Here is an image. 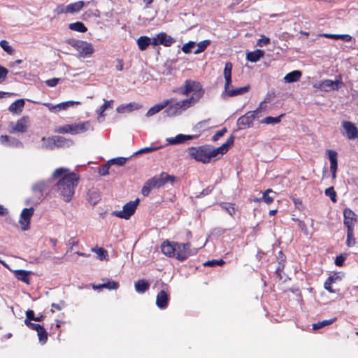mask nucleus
Masks as SVG:
<instances>
[{"label":"nucleus","instance_id":"obj_23","mask_svg":"<svg viewBox=\"0 0 358 358\" xmlns=\"http://www.w3.org/2000/svg\"><path fill=\"white\" fill-rule=\"evenodd\" d=\"M197 136L194 135L178 134L173 138H167L166 141L169 145H177L183 143L185 141L187 140L194 139Z\"/></svg>","mask_w":358,"mask_h":358},{"label":"nucleus","instance_id":"obj_64","mask_svg":"<svg viewBox=\"0 0 358 358\" xmlns=\"http://www.w3.org/2000/svg\"><path fill=\"white\" fill-rule=\"evenodd\" d=\"M270 39L264 36H262V38L258 41L257 45L259 46H263L269 43Z\"/></svg>","mask_w":358,"mask_h":358},{"label":"nucleus","instance_id":"obj_48","mask_svg":"<svg viewBox=\"0 0 358 358\" xmlns=\"http://www.w3.org/2000/svg\"><path fill=\"white\" fill-rule=\"evenodd\" d=\"M353 229L348 230L346 245L348 247H352L355 245V239L353 238Z\"/></svg>","mask_w":358,"mask_h":358},{"label":"nucleus","instance_id":"obj_59","mask_svg":"<svg viewBox=\"0 0 358 358\" xmlns=\"http://www.w3.org/2000/svg\"><path fill=\"white\" fill-rule=\"evenodd\" d=\"M347 257L346 254L341 255L336 257L335 264L338 266H342L343 265L344 261L345 260Z\"/></svg>","mask_w":358,"mask_h":358},{"label":"nucleus","instance_id":"obj_20","mask_svg":"<svg viewBox=\"0 0 358 358\" xmlns=\"http://www.w3.org/2000/svg\"><path fill=\"white\" fill-rule=\"evenodd\" d=\"M0 143L1 144L9 147L13 148H22L23 143L15 138V137H10L7 135H1L0 136Z\"/></svg>","mask_w":358,"mask_h":358},{"label":"nucleus","instance_id":"obj_42","mask_svg":"<svg viewBox=\"0 0 358 358\" xmlns=\"http://www.w3.org/2000/svg\"><path fill=\"white\" fill-rule=\"evenodd\" d=\"M57 131L60 134H71L72 135H75L74 124H65L62 127H60L57 129Z\"/></svg>","mask_w":358,"mask_h":358},{"label":"nucleus","instance_id":"obj_11","mask_svg":"<svg viewBox=\"0 0 358 358\" xmlns=\"http://www.w3.org/2000/svg\"><path fill=\"white\" fill-rule=\"evenodd\" d=\"M29 119L27 116H24L19 119L16 123L10 122L9 129L10 133L20 132L24 133L29 127Z\"/></svg>","mask_w":358,"mask_h":358},{"label":"nucleus","instance_id":"obj_55","mask_svg":"<svg viewBox=\"0 0 358 358\" xmlns=\"http://www.w3.org/2000/svg\"><path fill=\"white\" fill-rule=\"evenodd\" d=\"M24 322L27 327L36 331H38L41 327H43V326H41V324L32 323L31 322L28 321V320H24Z\"/></svg>","mask_w":358,"mask_h":358},{"label":"nucleus","instance_id":"obj_6","mask_svg":"<svg viewBox=\"0 0 358 358\" xmlns=\"http://www.w3.org/2000/svg\"><path fill=\"white\" fill-rule=\"evenodd\" d=\"M165 101H171L166 106L167 108L164 112L166 116L168 117L179 115L182 113V111H185L189 108L194 106V104L191 103V99H183L179 101H176L174 98H171L166 99Z\"/></svg>","mask_w":358,"mask_h":358},{"label":"nucleus","instance_id":"obj_24","mask_svg":"<svg viewBox=\"0 0 358 358\" xmlns=\"http://www.w3.org/2000/svg\"><path fill=\"white\" fill-rule=\"evenodd\" d=\"M93 127L90 121L80 122L74 123L75 135L83 134L87 131H92Z\"/></svg>","mask_w":358,"mask_h":358},{"label":"nucleus","instance_id":"obj_16","mask_svg":"<svg viewBox=\"0 0 358 358\" xmlns=\"http://www.w3.org/2000/svg\"><path fill=\"white\" fill-rule=\"evenodd\" d=\"M175 40L166 33L162 32L158 34L155 38H152V44L153 45H158L159 44L164 45V46H171Z\"/></svg>","mask_w":358,"mask_h":358},{"label":"nucleus","instance_id":"obj_21","mask_svg":"<svg viewBox=\"0 0 358 358\" xmlns=\"http://www.w3.org/2000/svg\"><path fill=\"white\" fill-rule=\"evenodd\" d=\"M343 127L349 139H355L358 136V130L353 123L349 121H343Z\"/></svg>","mask_w":358,"mask_h":358},{"label":"nucleus","instance_id":"obj_46","mask_svg":"<svg viewBox=\"0 0 358 358\" xmlns=\"http://www.w3.org/2000/svg\"><path fill=\"white\" fill-rule=\"evenodd\" d=\"M222 209L225 210L231 216L236 213V209L233 204L230 203H224L221 204Z\"/></svg>","mask_w":358,"mask_h":358},{"label":"nucleus","instance_id":"obj_50","mask_svg":"<svg viewBox=\"0 0 358 358\" xmlns=\"http://www.w3.org/2000/svg\"><path fill=\"white\" fill-rule=\"evenodd\" d=\"M195 46H196L195 42L189 41L183 45V46L182 47V50L185 53H190L192 52H193V50H194L193 48H194Z\"/></svg>","mask_w":358,"mask_h":358},{"label":"nucleus","instance_id":"obj_33","mask_svg":"<svg viewBox=\"0 0 358 358\" xmlns=\"http://www.w3.org/2000/svg\"><path fill=\"white\" fill-rule=\"evenodd\" d=\"M264 55V52L262 50H256L253 52H250L246 55V59L251 62H256Z\"/></svg>","mask_w":358,"mask_h":358},{"label":"nucleus","instance_id":"obj_52","mask_svg":"<svg viewBox=\"0 0 358 358\" xmlns=\"http://www.w3.org/2000/svg\"><path fill=\"white\" fill-rule=\"evenodd\" d=\"M324 194L326 196H329L333 202L336 201V194L333 187L326 189Z\"/></svg>","mask_w":358,"mask_h":358},{"label":"nucleus","instance_id":"obj_61","mask_svg":"<svg viewBox=\"0 0 358 358\" xmlns=\"http://www.w3.org/2000/svg\"><path fill=\"white\" fill-rule=\"evenodd\" d=\"M227 132V129L223 128L220 131H217L212 137L213 141H217L220 137H222Z\"/></svg>","mask_w":358,"mask_h":358},{"label":"nucleus","instance_id":"obj_28","mask_svg":"<svg viewBox=\"0 0 358 358\" xmlns=\"http://www.w3.org/2000/svg\"><path fill=\"white\" fill-rule=\"evenodd\" d=\"M25 102L23 99H17L12 103L8 107L10 112L15 114H20L22 111Z\"/></svg>","mask_w":358,"mask_h":358},{"label":"nucleus","instance_id":"obj_54","mask_svg":"<svg viewBox=\"0 0 358 358\" xmlns=\"http://www.w3.org/2000/svg\"><path fill=\"white\" fill-rule=\"evenodd\" d=\"M152 189H154V187H151L150 184V180H148L145 185H143V187H142V189H141V193L144 195V196H148L150 192V190Z\"/></svg>","mask_w":358,"mask_h":358},{"label":"nucleus","instance_id":"obj_44","mask_svg":"<svg viewBox=\"0 0 358 358\" xmlns=\"http://www.w3.org/2000/svg\"><path fill=\"white\" fill-rule=\"evenodd\" d=\"M270 193L275 194V193L272 189H268L263 193V195H262V199H264V202H265L267 204L271 203L274 200V197L269 195Z\"/></svg>","mask_w":358,"mask_h":358},{"label":"nucleus","instance_id":"obj_58","mask_svg":"<svg viewBox=\"0 0 358 358\" xmlns=\"http://www.w3.org/2000/svg\"><path fill=\"white\" fill-rule=\"evenodd\" d=\"M224 264V262L222 259L220 260H210L206 262L203 265L206 266H214L216 265H223Z\"/></svg>","mask_w":358,"mask_h":358},{"label":"nucleus","instance_id":"obj_47","mask_svg":"<svg viewBox=\"0 0 358 358\" xmlns=\"http://www.w3.org/2000/svg\"><path fill=\"white\" fill-rule=\"evenodd\" d=\"M127 159L125 157H120L117 158H113L110 159L109 164L112 165H118V166H123L125 164Z\"/></svg>","mask_w":358,"mask_h":358},{"label":"nucleus","instance_id":"obj_57","mask_svg":"<svg viewBox=\"0 0 358 358\" xmlns=\"http://www.w3.org/2000/svg\"><path fill=\"white\" fill-rule=\"evenodd\" d=\"M110 164H109V162H108L106 164H104L103 166H102L101 167H100L99 170V173L101 175V176H107L108 175L109 172V169L110 167Z\"/></svg>","mask_w":358,"mask_h":358},{"label":"nucleus","instance_id":"obj_19","mask_svg":"<svg viewBox=\"0 0 358 358\" xmlns=\"http://www.w3.org/2000/svg\"><path fill=\"white\" fill-rule=\"evenodd\" d=\"M344 224L348 230L353 229L354 222L356 221V214L350 208H345L343 211Z\"/></svg>","mask_w":358,"mask_h":358},{"label":"nucleus","instance_id":"obj_4","mask_svg":"<svg viewBox=\"0 0 358 358\" xmlns=\"http://www.w3.org/2000/svg\"><path fill=\"white\" fill-rule=\"evenodd\" d=\"M174 92L184 96L192 92V95L187 99H191V103L194 105L199 102L204 94L201 85L199 82L192 80H186L184 84L175 90Z\"/></svg>","mask_w":358,"mask_h":358},{"label":"nucleus","instance_id":"obj_3","mask_svg":"<svg viewBox=\"0 0 358 358\" xmlns=\"http://www.w3.org/2000/svg\"><path fill=\"white\" fill-rule=\"evenodd\" d=\"M233 65L231 62H228L225 64L224 69L223 71V76L225 80L224 90L222 92V96L233 97L238 95L243 94L249 91L250 86L249 85L242 87L232 89L231 85V71Z\"/></svg>","mask_w":358,"mask_h":358},{"label":"nucleus","instance_id":"obj_39","mask_svg":"<svg viewBox=\"0 0 358 358\" xmlns=\"http://www.w3.org/2000/svg\"><path fill=\"white\" fill-rule=\"evenodd\" d=\"M285 115V114H281L278 117H266L264 119H263L261 121V123L262 124H278L281 121V118Z\"/></svg>","mask_w":358,"mask_h":358},{"label":"nucleus","instance_id":"obj_49","mask_svg":"<svg viewBox=\"0 0 358 358\" xmlns=\"http://www.w3.org/2000/svg\"><path fill=\"white\" fill-rule=\"evenodd\" d=\"M334 280L335 278L334 276H330L327 279L324 284V289L331 293L335 292V291L331 287V284L334 282Z\"/></svg>","mask_w":358,"mask_h":358},{"label":"nucleus","instance_id":"obj_45","mask_svg":"<svg viewBox=\"0 0 358 358\" xmlns=\"http://www.w3.org/2000/svg\"><path fill=\"white\" fill-rule=\"evenodd\" d=\"M113 103V100L106 101L104 103L102 106H101V107L97 110L99 115L103 117L104 111L108 108H112Z\"/></svg>","mask_w":358,"mask_h":358},{"label":"nucleus","instance_id":"obj_38","mask_svg":"<svg viewBox=\"0 0 358 358\" xmlns=\"http://www.w3.org/2000/svg\"><path fill=\"white\" fill-rule=\"evenodd\" d=\"M96 288H106L108 289H117L119 287V283L113 280H108L106 282L100 284L96 287Z\"/></svg>","mask_w":358,"mask_h":358},{"label":"nucleus","instance_id":"obj_62","mask_svg":"<svg viewBox=\"0 0 358 358\" xmlns=\"http://www.w3.org/2000/svg\"><path fill=\"white\" fill-rule=\"evenodd\" d=\"M26 315V319L28 320V321L31 322V320L35 321L36 317L34 310H28L25 313Z\"/></svg>","mask_w":358,"mask_h":358},{"label":"nucleus","instance_id":"obj_13","mask_svg":"<svg viewBox=\"0 0 358 358\" xmlns=\"http://www.w3.org/2000/svg\"><path fill=\"white\" fill-rule=\"evenodd\" d=\"M342 85L343 82L341 80L333 81L331 80L327 79L322 81L318 86L315 87L320 89L321 90L329 92L331 90H338L341 87Z\"/></svg>","mask_w":358,"mask_h":358},{"label":"nucleus","instance_id":"obj_40","mask_svg":"<svg viewBox=\"0 0 358 358\" xmlns=\"http://www.w3.org/2000/svg\"><path fill=\"white\" fill-rule=\"evenodd\" d=\"M210 41L209 40H204L202 41H200L196 45L197 46V48L193 50L194 54H199L202 52H203L206 48L210 45Z\"/></svg>","mask_w":358,"mask_h":358},{"label":"nucleus","instance_id":"obj_37","mask_svg":"<svg viewBox=\"0 0 358 358\" xmlns=\"http://www.w3.org/2000/svg\"><path fill=\"white\" fill-rule=\"evenodd\" d=\"M336 320V317H334L330 320H325L320 321V322L313 324V330H318L321 328L324 327L325 326L332 324Z\"/></svg>","mask_w":358,"mask_h":358},{"label":"nucleus","instance_id":"obj_26","mask_svg":"<svg viewBox=\"0 0 358 358\" xmlns=\"http://www.w3.org/2000/svg\"><path fill=\"white\" fill-rule=\"evenodd\" d=\"M176 243H170L169 241L164 242L162 245V252L168 257H174V253L176 252Z\"/></svg>","mask_w":358,"mask_h":358},{"label":"nucleus","instance_id":"obj_5","mask_svg":"<svg viewBox=\"0 0 358 358\" xmlns=\"http://www.w3.org/2000/svg\"><path fill=\"white\" fill-rule=\"evenodd\" d=\"M50 183V180H40L33 184L31 187L33 196L27 199L25 203L27 205L30 203L34 205L39 204L45 199L44 192L49 187Z\"/></svg>","mask_w":358,"mask_h":358},{"label":"nucleus","instance_id":"obj_12","mask_svg":"<svg viewBox=\"0 0 358 358\" xmlns=\"http://www.w3.org/2000/svg\"><path fill=\"white\" fill-rule=\"evenodd\" d=\"M76 50L78 52V56L83 58L91 57L94 52L92 43L80 40Z\"/></svg>","mask_w":358,"mask_h":358},{"label":"nucleus","instance_id":"obj_30","mask_svg":"<svg viewBox=\"0 0 358 358\" xmlns=\"http://www.w3.org/2000/svg\"><path fill=\"white\" fill-rule=\"evenodd\" d=\"M301 71L299 70H295L292 72L288 73L285 77H284V81L287 83H294L298 81L300 78L301 77Z\"/></svg>","mask_w":358,"mask_h":358},{"label":"nucleus","instance_id":"obj_14","mask_svg":"<svg viewBox=\"0 0 358 358\" xmlns=\"http://www.w3.org/2000/svg\"><path fill=\"white\" fill-rule=\"evenodd\" d=\"M34 209L31 207L29 208H24L20 214V224L22 226V229L26 231L29 229L31 218L34 214Z\"/></svg>","mask_w":358,"mask_h":358},{"label":"nucleus","instance_id":"obj_56","mask_svg":"<svg viewBox=\"0 0 358 358\" xmlns=\"http://www.w3.org/2000/svg\"><path fill=\"white\" fill-rule=\"evenodd\" d=\"M159 148H160V147H145V148H141L138 151H137L136 152V155L151 152L153 151H156V150H159Z\"/></svg>","mask_w":358,"mask_h":358},{"label":"nucleus","instance_id":"obj_18","mask_svg":"<svg viewBox=\"0 0 358 358\" xmlns=\"http://www.w3.org/2000/svg\"><path fill=\"white\" fill-rule=\"evenodd\" d=\"M327 155L329 157L330 160V171L332 174V178H336V171L338 167V161H337V152L333 150H327Z\"/></svg>","mask_w":358,"mask_h":358},{"label":"nucleus","instance_id":"obj_25","mask_svg":"<svg viewBox=\"0 0 358 358\" xmlns=\"http://www.w3.org/2000/svg\"><path fill=\"white\" fill-rule=\"evenodd\" d=\"M12 272L14 273L15 277L27 285L29 284V275L31 273V271H25L22 269L13 270Z\"/></svg>","mask_w":358,"mask_h":358},{"label":"nucleus","instance_id":"obj_29","mask_svg":"<svg viewBox=\"0 0 358 358\" xmlns=\"http://www.w3.org/2000/svg\"><path fill=\"white\" fill-rule=\"evenodd\" d=\"M134 287L138 293L143 294L149 289L150 282L145 279H141L135 282Z\"/></svg>","mask_w":358,"mask_h":358},{"label":"nucleus","instance_id":"obj_36","mask_svg":"<svg viewBox=\"0 0 358 358\" xmlns=\"http://www.w3.org/2000/svg\"><path fill=\"white\" fill-rule=\"evenodd\" d=\"M69 28L75 31L84 33L86 32L87 29L85 24L81 22H76L69 24Z\"/></svg>","mask_w":358,"mask_h":358},{"label":"nucleus","instance_id":"obj_2","mask_svg":"<svg viewBox=\"0 0 358 358\" xmlns=\"http://www.w3.org/2000/svg\"><path fill=\"white\" fill-rule=\"evenodd\" d=\"M234 142V137L231 136L227 142L219 148H213L208 145L199 146L198 148L192 147L189 148V154L198 162H201L204 164L208 163L213 157L226 153L229 148L233 145Z\"/></svg>","mask_w":358,"mask_h":358},{"label":"nucleus","instance_id":"obj_60","mask_svg":"<svg viewBox=\"0 0 358 358\" xmlns=\"http://www.w3.org/2000/svg\"><path fill=\"white\" fill-rule=\"evenodd\" d=\"M8 73V69L0 65V83L6 80Z\"/></svg>","mask_w":358,"mask_h":358},{"label":"nucleus","instance_id":"obj_51","mask_svg":"<svg viewBox=\"0 0 358 358\" xmlns=\"http://www.w3.org/2000/svg\"><path fill=\"white\" fill-rule=\"evenodd\" d=\"M0 46L8 54L12 55L13 53V49L8 45V42L6 40L0 41Z\"/></svg>","mask_w":358,"mask_h":358},{"label":"nucleus","instance_id":"obj_10","mask_svg":"<svg viewBox=\"0 0 358 358\" xmlns=\"http://www.w3.org/2000/svg\"><path fill=\"white\" fill-rule=\"evenodd\" d=\"M42 148L47 150H53L55 148L64 146L66 143L65 138L60 136H54L52 137L42 138Z\"/></svg>","mask_w":358,"mask_h":358},{"label":"nucleus","instance_id":"obj_8","mask_svg":"<svg viewBox=\"0 0 358 358\" xmlns=\"http://www.w3.org/2000/svg\"><path fill=\"white\" fill-rule=\"evenodd\" d=\"M139 201V199L131 201L124 205L122 210L113 212V215L120 218L128 220L135 213Z\"/></svg>","mask_w":358,"mask_h":358},{"label":"nucleus","instance_id":"obj_43","mask_svg":"<svg viewBox=\"0 0 358 358\" xmlns=\"http://www.w3.org/2000/svg\"><path fill=\"white\" fill-rule=\"evenodd\" d=\"M37 335L38 336L39 342L43 345L47 342L48 340V333L44 327H41L38 331Z\"/></svg>","mask_w":358,"mask_h":358},{"label":"nucleus","instance_id":"obj_32","mask_svg":"<svg viewBox=\"0 0 358 358\" xmlns=\"http://www.w3.org/2000/svg\"><path fill=\"white\" fill-rule=\"evenodd\" d=\"M85 5V2L83 1H78L73 3L69 4L66 6V9L64 10L69 13H74L80 11Z\"/></svg>","mask_w":358,"mask_h":358},{"label":"nucleus","instance_id":"obj_7","mask_svg":"<svg viewBox=\"0 0 358 358\" xmlns=\"http://www.w3.org/2000/svg\"><path fill=\"white\" fill-rule=\"evenodd\" d=\"M148 180L151 187L160 188L169 182L173 184L177 180V178L176 176L169 175L166 172H162L160 174L155 175Z\"/></svg>","mask_w":358,"mask_h":358},{"label":"nucleus","instance_id":"obj_17","mask_svg":"<svg viewBox=\"0 0 358 358\" xmlns=\"http://www.w3.org/2000/svg\"><path fill=\"white\" fill-rule=\"evenodd\" d=\"M256 117L254 113L248 112L238 119L237 125L240 129L250 127L252 126L253 122L256 120Z\"/></svg>","mask_w":358,"mask_h":358},{"label":"nucleus","instance_id":"obj_27","mask_svg":"<svg viewBox=\"0 0 358 358\" xmlns=\"http://www.w3.org/2000/svg\"><path fill=\"white\" fill-rule=\"evenodd\" d=\"M171 101H163L161 103L155 105L154 106L151 107L147 112L146 116L147 117H151L156 113H159L164 108H165L169 103H171Z\"/></svg>","mask_w":358,"mask_h":358},{"label":"nucleus","instance_id":"obj_34","mask_svg":"<svg viewBox=\"0 0 358 358\" xmlns=\"http://www.w3.org/2000/svg\"><path fill=\"white\" fill-rule=\"evenodd\" d=\"M322 36L327 38H331L334 40H342L345 42H349L352 40V36L349 34H324Z\"/></svg>","mask_w":358,"mask_h":358},{"label":"nucleus","instance_id":"obj_31","mask_svg":"<svg viewBox=\"0 0 358 358\" xmlns=\"http://www.w3.org/2000/svg\"><path fill=\"white\" fill-rule=\"evenodd\" d=\"M140 108V105L136 103H129L128 104H122L118 106L116 109L117 112L119 113H124L126 112H131L134 110L138 109Z\"/></svg>","mask_w":358,"mask_h":358},{"label":"nucleus","instance_id":"obj_35","mask_svg":"<svg viewBox=\"0 0 358 358\" xmlns=\"http://www.w3.org/2000/svg\"><path fill=\"white\" fill-rule=\"evenodd\" d=\"M152 43L151 39L145 36H140L137 40V44L141 50H145Z\"/></svg>","mask_w":358,"mask_h":358},{"label":"nucleus","instance_id":"obj_41","mask_svg":"<svg viewBox=\"0 0 358 358\" xmlns=\"http://www.w3.org/2000/svg\"><path fill=\"white\" fill-rule=\"evenodd\" d=\"M92 251L95 252L97 255V258L102 261L103 259H107L108 257V252L103 249V248H92Z\"/></svg>","mask_w":358,"mask_h":358},{"label":"nucleus","instance_id":"obj_53","mask_svg":"<svg viewBox=\"0 0 358 358\" xmlns=\"http://www.w3.org/2000/svg\"><path fill=\"white\" fill-rule=\"evenodd\" d=\"M283 269H284V264L282 263H279L278 266L276 268L275 273L280 280L285 281L286 278L284 276Z\"/></svg>","mask_w":358,"mask_h":358},{"label":"nucleus","instance_id":"obj_63","mask_svg":"<svg viewBox=\"0 0 358 358\" xmlns=\"http://www.w3.org/2000/svg\"><path fill=\"white\" fill-rule=\"evenodd\" d=\"M59 80V78H53L47 80L45 81V83L49 87H55L57 85Z\"/></svg>","mask_w":358,"mask_h":358},{"label":"nucleus","instance_id":"obj_9","mask_svg":"<svg viewBox=\"0 0 358 358\" xmlns=\"http://www.w3.org/2000/svg\"><path fill=\"white\" fill-rule=\"evenodd\" d=\"M197 252L196 249L191 250L190 243H176V252L174 257L180 261L185 260L190 255H195Z\"/></svg>","mask_w":358,"mask_h":358},{"label":"nucleus","instance_id":"obj_1","mask_svg":"<svg viewBox=\"0 0 358 358\" xmlns=\"http://www.w3.org/2000/svg\"><path fill=\"white\" fill-rule=\"evenodd\" d=\"M52 177L55 179L61 178L57 182V191L64 201H70L78 184L79 176L75 173H69L68 169L59 168L53 172Z\"/></svg>","mask_w":358,"mask_h":358},{"label":"nucleus","instance_id":"obj_15","mask_svg":"<svg viewBox=\"0 0 358 358\" xmlns=\"http://www.w3.org/2000/svg\"><path fill=\"white\" fill-rule=\"evenodd\" d=\"M80 103L79 101H68L58 103L57 105H52L49 103H45L44 105L49 109L50 112L57 113L60 110H66L68 108L72 107L74 105H79Z\"/></svg>","mask_w":358,"mask_h":358},{"label":"nucleus","instance_id":"obj_22","mask_svg":"<svg viewBox=\"0 0 358 358\" xmlns=\"http://www.w3.org/2000/svg\"><path fill=\"white\" fill-rule=\"evenodd\" d=\"M169 301V296L164 290H161L157 295L156 305L160 309H165Z\"/></svg>","mask_w":358,"mask_h":358}]
</instances>
